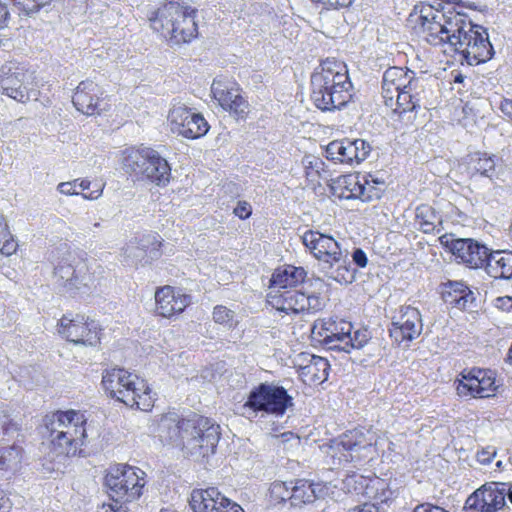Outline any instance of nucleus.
<instances>
[{
    "label": "nucleus",
    "mask_w": 512,
    "mask_h": 512,
    "mask_svg": "<svg viewBox=\"0 0 512 512\" xmlns=\"http://www.w3.org/2000/svg\"><path fill=\"white\" fill-rule=\"evenodd\" d=\"M424 31L432 41L449 43L469 65H477L491 59L493 47L488 33L480 25L473 24L465 15L455 13L446 17L433 12L431 6L422 7L419 16Z\"/></svg>",
    "instance_id": "1"
},
{
    "label": "nucleus",
    "mask_w": 512,
    "mask_h": 512,
    "mask_svg": "<svg viewBox=\"0 0 512 512\" xmlns=\"http://www.w3.org/2000/svg\"><path fill=\"white\" fill-rule=\"evenodd\" d=\"M219 428L210 419L199 415L179 420L176 414H169L159 423L162 439L181 447L196 459L214 454L220 439Z\"/></svg>",
    "instance_id": "2"
},
{
    "label": "nucleus",
    "mask_w": 512,
    "mask_h": 512,
    "mask_svg": "<svg viewBox=\"0 0 512 512\" xmlns=\"http://www.w3.org/2000/svg\"><path fill=\"white\" fill-rule=\"evenodd\" d=\"M352 83L344 62L327 58L311 76V100L322 111L344 107L352 98Z\"/></svg>",
    "instance_id": "3"
},
{
    "label": "nucleus",
    "mask_w": 512,
    "mask_h": 512,
    "mask_svg": "<svg viewBox=\"0 0 512 512\" xmlns=\"http://www.w3.org/2000/svg\"><path fill=\"white\" fill-rule=\"evenodd\" d=\"M302 242L319 260L327 278L345 285L355 280L356 270L351 266L348 250L332 236L309 230L303 234Z\"/></svg>",
    "instance_id": "4"
},
{
    "label": "nucleus",
    "mask_w": 512,
    "mask_h": 512,
    "mask_svg": "<svg viewBox=\"0 0 512 512\" xmlns=\"http://www.w3.org/2000/svg\"><path fill=\"white\" fill-rule=\"evenodd\" d=\"M197 11L183 3L170 1L161 5L149 17L151 28L170 45L191 42L198 35Z\"/></svg>",
    "instance_id": "5"
},
{
    "label": "nucleus",
    "mask_w": 512,
    "mask_h": 512,
    "mask_svg": "<svg viewBox=\"0 0 512 512\" xmlns=\"http://www.w3.org/2000/svg\"><path fill=\"white\" fill-rule=\"evenodd\" d=\"M86 418L80 411H57L47 417L46 429L57 456H74L84 444Z\"/></svg>",
    "instance_id": "6"
},
{
    "label": "nucleus",
    "mask_w": 512,
    "mask_h": 512,
    "mask_svg": "<svg viewBox=\"0 0 512 512\" xmlns=\"http://www.w3.org/2000/svg\"><path fill=\"white\" fill-rule=\"evenodd\" d=\"M102 386L112 398L130 407L149 411L153 407L151 391L145 381L122 368L107 369L102 375Z\"/></svg>",
    "instance_id": "7"
},
{
    "label": "nucleus",
    "mask_w": 512,
    "mask_h": 512,
    "mask_svg": "<svg viewBox=\"0 0 512 512\" xmlns=\"http://www.w3.org/2000/svg\"><path fill=\"white\" fill-rule=\"evenodd\" d=\"M121 164L125 172L159 186L168 183L171 176L167 160L146 146L126 148L122 152Z\"/></svg>",
    "instance_id": "8"
},
{
    "label": "nucleus",
    "mask_w": 512,
    "mask_h": 512,
    "mask_svg": "<svg viewBox=\"0 0 512 512\" xmlns=\"http://www.w3.org/2000/svg\"><path fill=\"white\" fill-rule=\"evenodd\" d=\"M145 472L139 468L118 465L105 477V485L114 503H131L142 494L145 485Z\"/></svg>",
    "instance_id": "9"
},
{
    "label": "nucleus",
    "mask_w": 512,
    "mask_h": 512,
    "mask_svg": "<svg viewBox=\"0 0 512 512\" xmlns=\"http://www.w3.org/2000/svg\"><path fill=\"white\" fill-rule=\"evenodd\" d=\"M0 90L17 102L36 100L38 91L34 88L32 73L17 61H8L0 68Z\"/></svg>",
    "instance_id": "10"
},
{
    "label": "nucleus",
    "mask_w": 512,
    "mask_h": 512,
    "mask_svg": "<svg viewBox=\"0 0 512 512\" xmlns=\"http://www.w3.org/2000/svg\"><path fill=\"white\" fill-rule=\"evenodd\" d=\"M292 405L293 399L284 387L270 383H261L249 393L244 407L250 408L254 412H265L275 416H282L287 408Z\"/></svg>",
    "instance_id": "11"
},
{
    "label": "nucleus",
    "mask_w": 512,
    "mask_h": 512,
    "mask_svg": "<svg viewBox=\"0 0 512 512\" xmlns=\"http://www.w3.org/2000/svg\"><path fill=\"white\" fill-rule=\"evenodd\" d=\"M58 325V332L75 345L95 347L100 343L99 324L85 315H76L73 318L64 315Z\"/></svg>",
    "instance_id": "12"
},
{
    "label": "nucleus",
    "mask_w": 512,
    "mask_h": 512,
    "mask_svg": "<svg viewBox=\"0 0 512 512\" xmlns=\"http://www.w3.org/2000/svg\"><path fill=\"white\" fill-rule=\"evenodd\" d=\"M508 483L488 482L476 489L465 501L464 508L475 512H498L506 508Z\"/></svg>",
    "instance_id": "13"
},
{
    "label": "nucleus",
    "mask_w": 512,
    "mask_h": 512,
    "mask_svg": "<svg viewBox=\"0 0 512 512\" xmlns=\"http://www.w3.org/2000/svg\"><path fill=\"white\" fill-rule=\"evenodd\" d=\"M168 122L173 133L188 139L200 138L209 130V125L201 114L180 103L174 104L170 109Z\"/></svg>",
    "instance_id": "14"
},
{
    "label": "nucleus",
    "mask_w": 512,
    "mask_h": 512,
    "mask_svg": "<svg viewBox=\"0 0 512 512\" xmlns=\"http://www.w3.org/2000/svg\"><path fill=\"white\" fill-rule=\"evenodd\" d=\"M460 376L461 378L455 381L459 396L488 398L494 395L497 389L494 373L490 370L473 368L468 371L464 370Z\"/></svg>",
    "instance_id": "15"
},
{
    "label": "nucleus",
    "mask_w": 512,
    "mask_h": 512,
    "mask_svg": "<svg viewBox=\"0 0 512 512\" xmlns=\"http://www.w3.org/2000/svg\"><path fill=\"white\" fill-rule=\"evenodd\" d=\"M269 302L279 311L285 313H314L324 306L323 300L315 294L306 295L296 290H284L281 294H268Z\"/></svg>",
    "instance_id": "16"
},
{
    "label": "nucleus",
    "mask_w": 512,
    "mask_h": 512,
    "mask_svg": "<svg viewBox=\"0 0 512 512\" xmlns=\"http://www.w3.org/2000/svg\"><path fill=\"white\" fill-rule=\"evenodd\" d=\"M406 76L402 92H398L396 98V107L393 113L398 114L402 120L411 122L414 111L420 108V95L424 92V80L416 78L411 70H405Z\"/></svg>",
    "instance_id": "17"
},
{
    "label": "nucleus",
    "mask_w": 512,
    "mask_h": 512,
    "mask_svg": "<svg viewBox=\"0 0 512 512\" xmlns=\"http://www.w3.org/2000/svg\"><path fill=\"white\" fill-rule=\"evenodd\" d=\"M370 152V143L363 139L334 140L326 147L328 159L348 165L360 164Z\"/></svg>",
    "instance_id": "18"
},
{
    "label": "nucleus",
    "mask_w": 512,
    "mask_h": 512,
    "mask_svg": "<svg viewBox=\"0 0 512 512\" xmlns=\"http://www.w3.org/2000/svg\"><path fill=\"white\" fill-rule=\"evenodd\" d=\"M422 329L423 324L419 310L411 306H404L392 318L389 332L391 338L400 344L404 341L410 342L419 337Z\"/></svg>",
    "instance_id": "19"
},
{
    "label": "nucleus",
    "mask_w": 512,
    "mask_h": 512,
    "mask_svg": "<svg viewBox=\"0 0 512 512\" xmlns=\"http://www.w3.org/2000/svg\"><path fill=\"white\" fill-rule=\"evenodd\" d=\"M86 273V264L69 255L61 259L54 268L55 283L66 292L72 293L87 285Z\"/></svg>",
    "instance_id": "20"
},
{
    "label": "nucleus",
    "mask_w": 512,
    "mask_h": 512,
    "mask_svg": "<svg viewBox=\"0 0 512 512\" xmlns=\"http://www.w3.org/2000/svg\"><path fill=\"white\" fill-rule=\"evenodd\" d=\"M101 87L92 80H84L77 86L72 102L85 115L101 114L108 108Z\"/></svg>",
    "instance_id": "21"
},
{
    "label": "nucleus",
    "mask_w": 512,
    "mask_h": 512,
    "mask_svg": "<svg viewBox=\"0 0 512 512\" xmlns=\"http://www.w3.org/2000/svg\"><path fill=\"white\" fill-rule=\"evenodd\" d=\"M372 446V438H367L364 429H353L340 435L332 441L330 449L332 457H338L339 461H353L359 458L358 453L362 449Z\"/></svg>",
    "instance_id": "22"
},
{
    "label": "nucleus",
    "mask_w": 512,
    "mask_h": 512,
    "mask_svg": "<svg viewBox=\"0 0 512 512\" xmlns=\"http://www.w3.org/2000/svg\"><path fill=\"white\" fill-rule=\"evenodd\" d=\"M452 254L470 268H483L490 250L471 238L453 239L449 243Z\"/></svg>",
    "instance_id": "23"
},
{
    "label": "nucleus",
    "mask_w": 512,
    "mask_h": 512,
    "mask_svg": "<svg viewBox=\"0 0 512 512\" xmlns=\"http://www.w3.org/2000/svg\"><path fill=\"white\" fill-rule=\"evenodd\" d=\"M156 313L162 317H172L182 313L191 303V296L181 289L164 286L155 292Z\"/></svg>",
    "instance_id": "24"
},
{
    "label": "nucleus",
    "mask_w": 512,
    "mask_h": 512,
    "mask_svg": "<svg viewBox=\"0 0 512 512\" xmlns=\"http://www.w3.org/2000/svg\"><path fill=\"white\" fill-rule=\"evenodd\" d=\"M211 91L219 105L238 118H244L248 111L247 101L240 95L239 89L235 85H229L221 81L214 80Z\"/></svg>",
    "instance_id": "25"
},
{
    "label": "nucleus",
    "mask_w": 512,
    "mask_h": 512,
    "mask_svg": "<svg viewBox=\"0 0 512 512\" xmlns=\"http://www.w3.org/2000/svg\"><path fill=\"white\" fill-rule=\"evenodd\" d=\"M467 169L472 175L479 174L492 182L504 181L503 162L495 155L480 152L471 154L468 158Z\"/></svg>",
    "instance_id": "26"
},
{
    "label": "nucleus",
    "mask_w": 512,
    "mask_h": 512,
    "mask_svg": "<svg viewBox=\"0 0 512 512\" xmlns=\"http://www.w3.org/2000/svg\"><path fill=\"white\" fill-rule=\"evenodd\" d=\"M302 361L299 364V372L305 382L310 384L323 383L329 375L330 365L326 358L302 354L299 358Z\"/></svg>",
    "instance_id": "27"
},
{
    "label": "nucleus",
    "mask_w": 512,
    "mask_h": 512,
    "mask_svg": "<svg viewBox=\"0 0 512 512\" xmlns=\"http://www.w3.org/2000/svg\"><path fill=\"white\" fill-rule=\"evenodd\" d=\"M305 277L306 271L302 267L286 266L277 269L272 275L268 294H281L284 290L294 289Z\"/></svg>",
    "instance_id": "28"
},
{
    "label": "nucleus",
    "mask_w": 512,
    "mask_h": 512,
    "mask_svg": "<svg viewBox=\"0 0 512 512\" xmlns=\"http://www.w3.org/2000/svg\"><path fill=\"white\" fill-rule=\"evenodd\" d=\"M406 71L400 67L388 68L382 78V97L387 107H396V98L398 92H402Z\"/></svg>",
    "instance_id": "29"
},
{
    "label": "nucleus",
    "mask_w": 512,
    "mask_h": 512,
    "mask_svg": "<svg viewBox=\"0 0 512 512\" xmlns=\"http://www.w3.org/2000/svg\"><path fill=\"white\" fill-rule=\"evenodd\" d=\"M483 268L494 279H512V251H490Z\"/></svg>",
    "instance_id": "30"
},
{
    "label": "nucleus",
    "mask_w": 512,
    "mask_h": 512,
    "mask_svg": "<svg viewBox=\"0 0 512 512\" xmlns=\"http://www.w3.org/2000/svg\"><path fill=\"white\" fill-rule=\"evenodd\" d=\"M291 505L298 506L312 503L317 498L325 495V486L320 483H312L308 480L300 479L291 485Z\"/></svg>",
    "instance_id": "31"
},
{
    "label": "nucleus",
    "mask_w": 512,
    "mask_h": 512,
    "mask_svg": "<svg viewBox=\"0 0 512 512\" xmlns=\"http://www.w3.org/2000/svg\"><path fill=\"white\" fill-rule=\"evenodd\" d=\"M450 290L444 295L445 301L459 309H467L475 301L474 292L463 282H451Z\"/></svg>",
    "instance_id": "32"
},
{
    "label": "nucleus",
    "mask_w": 512,
    "mask_h": 512,
    "mask_svg": "<svg viewBox=\"0 0 512 512\" xmlns=\"http://www.w3.org/2000/svg\"><path fill=\"white\" fill-rule=\"evenodd\" d=\"M353 326L350 322L345 320L329 321L324 324V342L329 345L342 344L344 345L349 332H352Z\"/></svg>",
    "instance_id": "33"
},
{
    "label": "nucleus",
    "mask_w": 512,
    "mask_h": 512,
    "mask_svg": "<svg viewBox=\"0 0 512 512\" xmlns=\"http://www.w3.org/2000/svg\"><path fill=\"white\" fill-rule=\"evenodd\" d=\"M416 223L424 233H432L441 224V217L433 207L423 204L416 208Z\"/></svg>",
    "instance_id": "34"
},
{
    "label": "nucleus",
    "mask_w": 512,
    "mask_h": 512,
    "mask_svg": "<svg viewBox=\"0 0 512 512\" xmlns=\"http://www.w3.org/2000/svg\"><path fill=\"white\" fill-rule=\"evenodd\" d=\"M215 487L192 490L189 498V505L193 512H210L214 499Z\"/></svg>",
    "instance_id": "35"
},
{
    "label": "nucleus",
    "mask_w": 512,
    "mask_h": 512,
    "mask_svg": "<svg viewBox=\"0 0 512 512\" xmlns=\"http://www.w3.org/2000/svg\"><path fill=\"white\" fill-rule=\"evenodd\" d=\"M370 340V334L367 329H358L352 332H349L348 337L345 340L344 345L337 344L332 345L331 349H336L340 351H344L349 353L352 349H361L363 348L368 341Z\"/></svg>",
    "instance_id": "36"
},
{
    "label": "nucleus",
    "mask_w": 512,
    "mask_h": 512,
    "mask_svg": "<svg viewBox=\"0 0 512 512\" xmlns=\"http://www.w3.org/2000/svg\"><path fill=\"white\" fill-rule=\"evenodd\" d=\"M364 182H357L356 188L352 190L353 194L363 201H368L373 197H379V191L372 184H383V181H379L372 175L364 176Z\"/></svg>",
    "instance_id": "37"
},
{
    "label": "nucleus",
    "mask_w": 512,
    "mask_h": 512,
    "mask_svg": "<svg viewBox=\"0 0 512 512\" xmlns=\"http://www.w3.org/2000/svg\"><path fill=\"white\" fill-rule=\"evenodd\" d=\"M18 243L8 229L5 217L0 214V252L10 256L16 252Z\"/></svg>",
    "instance_id": "38"
},
{
    "label": "nucleus",
    "mask_w": 512,
    "mask_h": 512,
    "mask_svg": "<svg viewBox=\"0 0 512 512\" xmlns=\"http://www.w3.org/2000/svg\"><path fill=\"white\" fill-rule=\"evenodd\" d=\"M22 449L12 445L0 448V469H16L21 462Z\"/></svg>",
    "instance_id": "39"
},
{
    "label": "nucleus",
    "mask_w": 512,
    "mask_h": 512,
    "mask_svg": "<svg viewBox=\"0 0 512 512\" xmlns=\"http://www.w3.org/2000/svg\"><path fill=\"white\" fill-rule=\"evenodd\" d=\"M210 512H244V510L239 504L227 498L216 488Z\"/></svg>",
    "instance_id": "40"
},
{
    "label": "nucleus",
    "mask_w": 512,
    "mask_h": 512,
    "mask_svg": "<svg viewBox=\"0 0 512 512\" xmlns=\"http://www.w3.org/2000/svg\"><path fill=\"white\" fill-rule=\"evenodd\" d=\"M293 482H273L269 488L270 501L273 504H280L292 499L291 485Z\"/></svg>",
    "instance_id": "41"
},
{
    "label": "nucleus",
    "mask_w": 512,
    "mask_h": 512,
    "mask_svg": "<svg viewBox=\"0 0 512 512\" xmlns=\"http://www.w3.org/2000/svg\"><path fill=\"white\" fill-rule=\"evenodd\" d=\"M121 256L128 264H137L145 259L144 248H140L138 242L133 238L121 249Z\"/></svg>",
    "instance_id": "42"
},
{
    "label": "nucleus",
    "mask_w": 512,
    "mask_h": 512,
    "mask_svg": "<svg viewBox=\"0 0 512 512\" xmlns=\"http://www.w3.org/2000/svg\"><path fill=\"white\" fill-rule=\"evenodd\" d=\"M138 242L140 248H144L145 257L149 254L150 258H153L158 253L160 243L153 234H143L134 238Z\"/></svg>",
    "instance_id": "43"
},
{
    "label": "nucleus",
    "mask_w": 512,
    "mask_h": 512,
    "mask_svg": "<svg viewBox=\"0 0 512 512\" xmlns=\"http://www.w3.org/2000/svg\"><path fill=\"white\" fill-rule=\"evenodd\" d=\"M235 313L225 306L218 305L213 310V320L221 325L231 326L233 324Z\"/></svg>",
    "instance_id": "44"
},
{
    "label": "nucleus",
    "mask_w": 512,
    "mask_h": 512,
    "mask_svg": "<svg viewBox=\"0 0 512 512\" xmlns=\"http://www.w3.org/2000/svg\"><path fill=\"white\" fill-rule=\"evenodd\" d=\"M375 499L381 504H388L396 497V492L390 489L383 480L376 482Z\"/></svg>",
    "instance_id": "45"
},
{
    "label": "nucleus",
    "mask_w": 512,
    "mask_h": 512,
    "mask_svg": "<svg viewBox=\"0 0 512 512\" xmlns=\"http://www.w3.org/2000/svg\"><path fill=\"white\" fill-rule=\"evenodd\" d=\"M315 3L321 4L327 9H342L348 8L353 3V0H312Z\"/></svg>",
    "instance_id": "46"
},
{
    "label": "nucleus",
    "mask_w": 512,
    "mask_h": 512,
    "mask_svg": "<svg viewBox=\"0 0 512 512\" xmlns=\"http://www.w3.org/2000/svg\"><path fill=\"white\" fill-rule=\"evenodd\" d=\"M78 179H75L70 182H61L57 185V191L61 194L72 196V195H78L79 193L76 192L75 188L77 186Z\"/></svg>",
    "instance_id": "47"
},
{
    "label": "nucleus",
    "mask_w": 512,
    "mask_h": 512,
    "mask_svg": "<svg viewBox=\"0 0 512 512\" xmlns=\"http://www.w3.org/2000/svg\"><path fill=\"white\" fill-rule=\"evenodd\" d=\"M233 213L240 219H246L252 213L251 205L246 201H239L234 208Z\"/></svg>",
    "instance_id": "48"
},
{
    "label": "nucleus",
    "mask_w": 512,
    "mask_h": 512,
    "mask_svg": "<svg viewBox=\"0 0 512 512\" xmlns=\"http://www.w3.org/2000/svg\"><path fill=\"white\" fill-rule=\"evenodd\" d=\"M16 425L11 423L9 417L5 414L0 413V435H6L15 431Z\"/></svg>",
    "instance_id": "49"
},
{
    "label": "nucleus",
    "mask_w": 512,
    "mask_h": 512,
    "mask_svg": "<svg viewBox=\"0 0 512 512\" xmlns=\"http://www.w3.org/2000/svg\"><path fill=\"white\" fill-rule=\"evenodd\" d=\"M352 260L353 262L360 268H364L366 267L367 263H368V258H367V255L366 253L360 249V248H356L352 255Z\"/></svg>",
    "instance_id": "50"
},
{
    "label": "nucleus",
    "mask_w": 512,
    "mask_h": 512,
    "mask_svg": "<svg viewBox=\"0 0 512 512\" xmlns=\"http://www.w3.org/2000/svg\"><path fill=\"white\" fill-rule=\"evenodd\" d=\"M499 109L501 110L503 115L512 122V99L504 98L503 100H501Z\"/></svg>",
    "instance_id": "51"
},
{
    "label": "nucleus",
    "mask_w": 512,
    "mask_h": 512,
    "mask_svg": "<svg viewBox=\"0 0 512 512\" xmlns=\"http://www.w3.org/2000/svg\"><path fill=\"white\" fill-rule=\"evenodd\" d=\"M415 512H448L442 507L432 505L430 503L419 504L415 507Z\"/></svg>",
    "instance_id": "52"
},
{
    "label": "nucleus",
    "mask_w": 512,
    "mask_h": 512,
    "mask_svg": "<svg viewBox=\"0 0 512 512\" xmlns=\"http://www.w3.org/2000/svg\"><path fill=\"white\" fill-rule=\"evenodd\" d=\"M11 508L12 502L9 496L3 490H0V512H10Z\"/></svg>",
    "instance_id": "53"
},
{
    "label": "nucleus",
    "mask_w": 512,
    "mask_h": 512,
    "mask_svg": "<svg viewBox=\"0 0 512 512\" xmlns=\"http://www.w3.org/2000/svg\"><path fill=\"white\" fill-rule=\"evenodd\" d=\"M304 164H305V168L306 169H311V171H307L306 172L307 177H313V174H316V175L318 174V170L314 171L313 168L317 167L318 164H320L319 159H317V158H313V159L306 158L304 160Z\"/></svg>",
    "instance_id": "54"
},
{
    "label": "nucleus",
    "mask_w": 512,
    "mask_h": 512,
    "mask_svg": "<svg viewBox=\"0 0 512 512\" xmlns=\"http://www.w3.org/2000/svg\"><path fill=\"white\" fill-rule=\"evenodd\" d=\"M52 0H31L32 4H34L35 7H31V9L26 10V14H32L38 12L42 7L45 5L50 4Z\"/></svg>",
    "instance_id": "55"
},
{
    "label": "nucleus",
    "mask_w": 512,
    "mask_h": 512,
    "mask_svg": "<svg viewBox=\"0 0 512 512\" xmlns=\"http://www.w3.org/2000/svg\"><path fill=\"white\" fill-rule=\"evenodd\" d=\"M103 188H99L97 190H93L90 193H82V197L86 200H96L102 196Z\"/></svg>",
    "instance_id": "56"
},
{
    "label": "nucleus",
    "mask_w": 512,
    "mask_h": 512,
    "mask_svg": "<svg viewBox=\"0 0 512 512\" xmlns=\"http://www.w3.org/2000/svg\"><path fill=\"white\" fill-rule=\"evenodd\" d=\"M14 3L22 8V10L26 13L27 9H31V7H35L32 4L31 0H13Z\"/></svg>",
    "instance_id": "57"
},
{
    "label": "nucleus",
    "mask_w": 512,
    "mask_h": 512,
    "mask_svg": "<svg viewBox=\"0 0 512 512\" xmlns=\"http://www.w3.org/2000/svg\"><path fill=\"white\" fill-rule=\"evenodd\" d=\"M494 455H495L494 451L492 453H490L488 451H482L481 453L478 454V459L482 463H489L491 460V456H494Z\"/></svg>",
    "instance_id": "58"
},
{
    "label": "nucleus",
    "mask_w": 512,
    "mask_h": 512,
    "mask_svg": "<svg viewBox=\"0 0 512 512\" xmlns=\"http://www.w3.org/2000/svg\"><path fill=\"white\" fill-rule=\"evenodd\" d=\"M123 504L124 503H114L113 502V504L108 505V508H109V510L110 509L117 510V512H128V508L124 507Z\"/></svg>",
    "instance_id": "59"
},
{
    "label": "nucleus",
    "mask_w": 512,
    "mask_h": 512,
    "mask_svg": "<svg viewBox=\"0 0 512 512\" xmlns=\"http://www.w3.org/2000/svg\"><path fill=\"white\" fill-rule=\"evenodd\" d=\"M77 186L81 188V190H88L91 186V182L88 179H78Z\"/></svg>",
    "instance_id": "60"
},
{
    "label": "nucleus",
    "mask_w": 512,
    "mask_h": 512,
    "mask_svg": "<svg viewBox=\"0 0 512 512\" xmlns=\"http://www.w3.org/2000/svg\"><path fill=\"white\" fill-rule=\"evenodd\" d=\"M508 486H509V491L507 492L506 497L512 503V485L508 484Z\"/></svg>",
    "instance_id": "61"
},
{
    "label": "nucleus",
    "mask_w": 512,
    "mask_h": 512,
    "mask_svg": "<svg viewBox=\"0 0 512 512\" xmlns=\"http://www.w3.org/2000/svg\"><path fill=\"white\" fill-rule=\"evenodd\" d=\"M463 80H464V76H463V75H461V74H457V75L454 77V82H456V83H461V82H463Z\"/></svg>",
    "instance_id": "62"
},
{
    "label": "nucleus",
    "mask_w": 512,
    "mask_h": 512,
    "mask_svg": "<svg viewBox=\"0 0 512 512\" xmlns=\"http://www.w3.org/2000/svg\"><path fill=\"white\" fill-rule=\"evenodd\" d=\"M160 512H176L175 510L169 509V508H163L160 510Z\"/></svg>",
    "instance_id": "63"
},
{
    "label": "nucleus",
    "mask_w": 512,
    "mask_h": 512,
    "mask_svg": "<svg viewBox=\"0 0 512 512\" xmlns=\"http://www.w3.org/2000/svg\"><path fill=\"white\" fill-rule=\"evenodd\" d=\"M507 302L510 304L509 308H512V299L508 297Z\"/></svg>",
    "instance_id": "64"
}]
</instances>
